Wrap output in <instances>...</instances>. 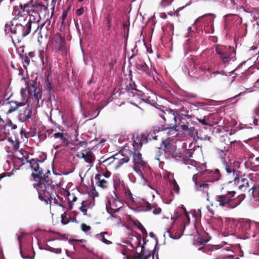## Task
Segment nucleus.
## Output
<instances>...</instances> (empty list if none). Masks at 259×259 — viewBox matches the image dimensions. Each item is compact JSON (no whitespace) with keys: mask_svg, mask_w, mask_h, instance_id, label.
I'll return each instance as SVG.
<instances>
[{"mask_svg":"<svg viewBox=\"0 0 259 259\" xmlns=\"http://www.w3.org/2000/svg\"><path fill=\"white\" fill-rule=\"evenodd\" d=\"M51 171L48 170L45 174H42L40 178H37L39 181L33 184L38 192V198L40 200L44 201L47 204H51L52 200L55 199L56 192L53 188L55 186L60 187L62 185L61 181L53 180L50 177Z\"/></svg>","mask_w":259,"mask_h":259,"instance_id":"nucleus-1","label":"nucleus"},{"mask_svg":"<svg viewBox=\"0 0 259 259\" xmlns=\"http://www.w3.org/2000/svg\"><path fill=\"white\" fill-rule=\"evenodd\" d=\"M236 192L230 190L227 186L223 187L220 192L215 197L218 206L233 209L239 205L245 198V195L241 194L236 197Z\"/></svg>","mask_w":259,"mask_h":259,"instance_id":"nucleus-2","label":"nucleus"},{"mask_svg":"<svg viewBox=\"0 0 259 259\" xmlns=\"http://www.w3.org/2000/svg\"><path fill=\"white\" fill-rule=\"evenodd\" d=\"M32 27H33V22L30 17L27 22L12 20L10 24L5 25V31L6 33L11 32L13 35L11 37L13 43L15 40L19 42L21 39L30 33Z\"/></svg>","mask_w":259,"mask_h":259,"instance_id":"nucleus-3","label":"nucleus"},{"mask_svg":"<svg viewBox=\"0 0 259 259\" xmlns=\"http://www.w3.org/2000/svg\"><path fill=\"white\" fill-rule=\"evenodd\" d=\"M215 51L219 55L221 62L225 66L228 65L230 62L236 60V51L233 47L217 45L215 46Z\"/></svg>","mask_w":259,"mask_h":259,"instance_id":"nucleus-4","label":"nucleus"},{"mask_svg":"<svg viewBox=\"0 0 259 259\" xmlns=\"http://www.w3.org/2000/svg\"><path fill=\"white\" fill-rule=\"evenodd\" d=\"M52 16L47 18L46 20L40 25L38 24V21L33 22V28L34 30V34L37 33L40 37H47L52 32L54 23H52Z\"/></svg>","mask_w":259,"mask_h":259,"instance_id":"nucleus-5","label":"nucleus"},{"mask_svg":"<svg viewBox=\"0 0 259 259\" xmlns=\"http://www.w3.org/2000/svg\"><path fill=\"white\" fill-rule=\"evenodd\" d=\"M26 104V101L18 102L7 100L4 101L0 106V111L4 114L9 115L17 111L22 107L25 106Z\"/></svg>","mask_w":259,"mask_h":259,"instance_id":"nucleus-6","label":"nucleus"},{"mask_svg":"<svg viewBox=\"0 0 259 259\" xmlns=\"http://www.w3.org/2000/svg\"><path fill=\"white\" fill-rule=\"evenodd\" d=\"M13 14L14 16L13 20L27 22L28 16H29L30 18L31 15L28 3L23 5L21 4L19 6H15Z\"/></svg>","mask_w":259,"mask_h":259,"instance_id":"nucleus-7","label":"nucleus"},{"mask_svg":"<svg viewBox=\"0 0 259 259\" xmlns=\"http://www.w3.org/2000/svg\"><path fill=\"white\" fill-rule=\"evenodd\" d=\"M53 51L57 53L66 50V42L64 37L60 34L56 33L51 38L49 44Z\"/></svg>","mask_w":259,"mask_h":259,"instance_id":"nucleus-8","label":"nucleus"},{"mask_svg":"<svg viewBox=\"0 0 259 259\" xmlns=\"http://www.w3.org/2000/svg\"><path fill=\"white\" fill-rule=\"evenodd\" d=\"M159 116L163 119L164 123L161 127L166 126L172 127L176 125V116L174 111L172 109H166L165 110H162L159 113Z\"/></svg>","mask_w":259,"mask_h":259,"instance_id":"nucleus-9","label":"nucleus"},{"mask_svg":"<svg viewBox=\"0 0 259 259\" xmlns=\"http://www.w3.org/2000/svg\"><path fill=\"white\" fill-rule=\"evenodd\" d=\"M45 158L42 160H38L36 158H31L30 159L29 158H26V162L30 164V167L33 172L31 174V177L33 179L36 181L37 178H40L43 174V170L41 167L39 166V163L42 162L46 158V155L43 154Z\"/></svg>","mask_w":259,"mask_h":259,"instance_id":"nucleus-10","label":"nucleus"},{"mask_svg":"<svg viewBox=\"0 0 259 259\" xmlns=\"http://www.w3.org/2000/svg\"><path fill=\"white\" fill-rule=\"evenodd\" d=\"M28 4L32 22L38 21L40 18L39 13L46 10L45 6L40 3H36L34 0H31Z\"/></svg>","mask_w":259,"mask_h":259,"instance_id":"nucleus-11","label":"nucleus"},{"mask_svg":"<svg viewBox=\"0 0 259 259\" xmlns=\"http://www.w3.org/2000/svg\"><path fill=\"white\" fill-rule=\"evenodd\" d=\"M207 172V170L202 171L200 173H198L194 175L192 178L193 182L196 185L197 189L200 191H202L204 192H206L207 195H208V190L209 188L208 182H211V180L202 181H201V177L204 175Z\"/></svg>","mask_w":259,"mask_h":259,"instance_id":"nucleus-12","label":"nucleus"},{"mask_svg":"<svg viewBox=\"0 0 259 259\" xmlns=\"http://www.w3.org/2000/svg\"><path fill=\"white\" fill-rule=\"evenodd\" d=\"M135 66L136 68L140 70L143 73H145L148 76L154 78L155 74H157V71L155 68L150 69L146 63L141 59L136 61Z\"/></svg>","mask_w":259,"mask_h":259,"instance_id":"nucleus-13","label":"nucleus"},{"mask_svg":"<svg viewBox=\"0 0 259 259\" xmlns=\"http://www.w3.org/2000/svg\"><path fill=\"white\" fill-rule=\"evenodd\" d=\"M25 106L22 107L23 109H19L18 118L19 121L21 122H26L31 118L32 111L30 107L29 104L27 103Z\"/></svg>","mask_w":259,"mask_h":259,"instance_id":"nucleus-14","label":"nucleus"},{"mask_svg":"<svg viewBox=\"0 0 259 259\" xmlns=\"http://www.w3.org/2000/svg\"><path fill=\"white\" fill-rule=\"evenodd\" d=\"M236 140H231L229 136L227 134L222 136L220 138V142L218 144L216 149H221L223 151L226 150L230 152L231 148V145L234 143Z\"/></svg>","mask_w":259,"mask_h":259,"instance_id":"nucleus-15","label":"nucleus"},{"mask_svg":"<svg viewBox=\"0 0 259 259\" xmlns=\"http://www.w3.org/2000/svg\"><path fill=\"white\" fill-rule=\"evenodd\" d=\"M68 134L67 133L55 132L51 137V138H53L56 140V143L59 145L56 146V149L58 148L61 146H67L68 145Z\"/></svg>","mask_w":259,"mask_h":259,"instance_id":"nucleus-16","label":"nucleus"},{"mask_svg":"<svg viewBox=\"0 0 259 259\" xmlns=\"http://www.w3.org/2000/svg\"><path fill=\"white\" fill-rule=\"evenodd\" d=\"M133 154L134 169L138 172L140 171V168H144L147 167V163L143 160L142 154L139 152H134Z\"/></svg>","mask_w":259,"mask_h":259,"instance_id":"nucleus-17","label":"nucleus"},{"mask_svg":"<svg viewBox=\"0 0 259 259\" xmlns=\"http://www.w3.org/2000/svg\"><path fill=\"white\" fill-rule=\"evenodd\" d=\"M76 157L83 158L84 161L90 164L93 163L95 160V156L90 149L82 150L78 152L76 155Z\"/></svg>","mask_w":259,"mask_h":259,"instance_id":"nucleus-18","label":"nucleus"},{"mask_svg":"<svg viewBox=\"0 0 259 259\" xmlns=\"http://www.w3.org/2000/svg\"><path fill=\"white\" fill-rule=\"evenodd\" d=\"M128 84V85H121V88L118 91L119 92V94H124L126 92L129 97H135V96H137L136 94V90H137L135 88V84L132 85L131 82H129Z\"/></svg>","mask_w":259,"mask_h":259,"instance_id":"nucleus-19","label":"nucleus"},{"mask_svg":"<svg viewBox=\"0 0 259 259\" xmlns=\"http://www.w3.org/2000/svg\"><path fill=\"white\" fill-rule=\"evenodd\" d=\"M182 234L181 228L178 227L175 228V226H171L166 231L164 235H167L173 239H178L181 237Z\"/></svg>","mask_w":259,"mask_h":259,"instance_id":"nucleus-20","label":"nucleus"},{"mask_svg":"<svg viewBox=\"0 0 259 259\" xmlns=\"http://www.w3.org/2000/svg\"><path fill=\"white\" fill-rule=\"evenodd\" d=\"M142 210L143 211H150L152 210L153 213L157 215L159 214L161 212V209L158 207L157 204L151 205L148 202H145L142 204Z\"/></svg>","mask_w":259,"mask_h":259,"instance_id":"nucleus-21","label":"nucleus"},{"mask_svg":"<svg viewBox=\"0 0 259 259\" xmlns=\"http://www.w3.org/2000/svg\"><path fill=\"white\" fill-rule=\"evenodd\" d=\"M95 179L97 181L96 184L98 187L103 189H106L108 187L109 185V181L107 179L103 178L100 175H96Z\"/></svg>","mask_w":259,"mask_h":259,"instance_id":"nucleus-22","label":"nucleus"},{"mask_svg":"<svg viewBox=\"0 0 259 259\" xmlns=\"http://www.w3.org/2000/svg\"><path fill=\"white\" fill-rule=\"evenodd\" d=\"M178 125L176 124V126L170 127V126H163L161 127V131L168 130L166 133L168 139H170L171 138H173L178 135V132L179 131V128Z\"/></svg>","mask_w":259,"mask_h":259,"instance_id":"nucleus-23","label":"nucleus"},{"mask_svg":"<svg viewBox=\"0 0 259 259\" xmlns=\"http://www.w3.org/2000/svg\"><path fill=\"white\" fill-rule=\"evenodd\" d=\"M33 93L32 96V100H33V104L36 106H39V102L42 98V92L40 89H35L34 90L30 91V94Z\"/></svg>","mask_w":259,"mask_h":259,"instance_id":"nucleus-24","label":"nucleus"},{"mask_svg":"<svg viewBox=\"0 0 259 259\" xmlns=\"http://www.w3.org/2000/svg\"><path fill=\"white\" fill-rule=\"evenodd\" d=\"M225 169L227 175H232V180L237 181L239 183L240 178L238 177V171L236 170L233 166L227 165L225 166Z\"/></svg>","mask_w":259,"mask_h":259,"instance_id":"nucleus-25","label":"nucleus"},{"mask_svg":"<svg viewBox=\"0 0 259 259\" xmlns=\"http://www.w3.org/2000/svg\"><path fill=\"white\" fill-rule=\"evenodd\" d=\"M26 89L28 92L30 94V91L34 90L35 89H39L35 80L29 79V78L25 79Z\"/></svg>","mask_w":259,"mask_h":259,"instance_id":"nucleus-26","label":"nucleus"},{"mask_svg":"<svg viewBox=\"0 0 259 259\" xmlns=\"http://www.w3.org/2000/svg\"><path fill=\"white\" fill-rule=\"evenodd\" d=\"M160 129H161V127L159 126H156L154 127V129L150 132L147 135L146 137L147 140L149 139L151 140L153 139L154 140H157V138L159 136V135L157 134L159 133V132L161 131Z\"/></svg>","mask_w":259,"mask_h":259,"instance_id":"nucleus-27","label":"nucleus"},{"mask_svg":"<svg viewBox=\"0 0 259 259\" xmlns=\"http://www.w3.org/2000/svg\"><path fill=\"white\" fill-rule=\"evenodd\" d=\"M115 157L119 163V167L125 163H127L130 160V158L122 153H118L115 154Z\"/></svg>","mask_w":259,"mask_h":259,"instance_id":"nucleus-28","label":"nucleus"},{"mask_svg":"<svg viewBox=\"0 0 259 259\" xmlns=\"http://www.w3.org/2000/svg\"><path fill=\"white\" fill-rule=\"evenodd\" d=\"M151 256V251L146 252L144 246L141 247V250L140 253L136 252V258L137 259H148Z\"/></svg>","mask_w":259,"mask_h":259,"instance_id":"nucleus-29","label":"nucleus"},{"mask_svg":"<svg viewBox=\"0 0 259 259\" xmlns=\"http://www.w3.org/2000/svg\"><path fill=\"white\" fill-rule=\"evenodd\" d=\"M162 145L163 146V150L165 153H170L172 150V145L170 140L166 139L162 141Z\"/></svg>","mask_w":259,"mask_h":259,"instance_id":"nucleus-30","label":"nucleus"},{"mask_svg":"<svg viewBox=\"0 0 259 259\" xmlns=\"http://www.w3.org/2000/svg\"><path fill=\"white\" fill-rule=\"evenodd\" d=\"M249 188V181L247 179L241 178L240 183L238 185V188L243 192H245Z\"/></svg>","mask_w":259,"mask_h":259,"instance_id":"nucleus-31","label":"nucleus"},{"mask_svg":"<svg viewBox=\"0 0 259 259\" xmlns=\"http://www.w3.org/2000/svg\"><path fill=\"white\" fill-rule=\"evenodd\" d=\"M110 208L116 211L119 210V209L122 207V203L118 199H114L112 202L109 201Z\"/></svg>","mask_w":259,"mask_h":259,"instance_id":"nucleus-32","label":"nucleus"},{"mask_svg":"<svg viewBox=\"0 0 259 259\" xmlns=\"http://www.w3.org/2000/svg\"><path fill=\"white\" fill-rule=\"evenodd\" d=\"M189 121L191 120V119L189 117H187L186 116L185 117H181L180 121L179 123V126L178 127H180L181 130L183 129H186L187 128V125H190L189 122L188 121V120Z\"/></svg>","mask_w":259,"mask_h":259,"instance_id":"nucleus-33","label":"nucleus"},{"mask_svg":"<svg viewBox=\"0 0 259 259\" xmlns=\"http://www.w3.org/2000/svg\"><path fill=\"white\" fill-rule=\"evenodd\" d=\"M182 131L191 137H195L197 135V131L193 126H191L190 124L187 125V128L183 129Z\"/></svg>","mask_w":259,"mask_h":259,"instance_id":"nucleus-34","label":"nucleus"},{"mask_svg":"<svg viewBox=\"0 0 259 259\" xmlns=\"http://www.w3.org/2000/svg\"><path fill=\"white\" fill-rule=\"evenodd\" d=\"M212 116H213V114H210L206 118L205 116H204L203 119L198 118L197 120L199 121V122L200 123H201V124H202L203 125L212 126L214 124H215L217 123V121L215 122H213V123H210L209 122V119Z\"/></svg>","mask_w":259,"mask_h":259,"instance_id":"nucleus-35","label":"nucleus"},{"mask_svg":"<svg viewBox=\"0 0 259 259\" xmlns=\"http://www.w3.org/2000/svg\"><path fill=\"white\" fill-rule=\"evenodd\" d=\"M216 154L220 158L224 160L226 156L229 153V151L215 149Z\"/></svg>","mask_w":259,"mask_h":259,"instance_id":"nucleus-36","label":"nucleus"},{"mask_svg":"<svg viewBox=\"0 0 259 259\" xmlns=\"http://www.w3.org/2000/svg\"><path fill=\"white\" fill-rule=\"evenodd\" d=\"M170 183L172 186V188L171 189V193L179 194L180 192V188L176 181L174 179L171 181Z\"/></svg>","mask_w":259,"mask_h":259,"instance_id":"nucleus-37","label":"nucleus"},{"mask_svg":"<svg viewBox=\"0 0 259 259\" xmlns=\"http://www.w3.org/2000/svg\"><path fill=\"white\" fill-rule=\"evenodd\" d=\"M61 223L63 225H67L70 222V215L64 212L61 215Z\"/></svg>","mask_w":259,"mask_h":259,"instance_id":"nucleus-38","label":"nucleus"},{"mask_svg":"<svg viewBox=\"0 0 259 259\" xmlns=\"http://www.w3.org/2000/svg\"><path fill=\"white\" fill-rule=\"evenodd\" d=\"M105 234H107V232H101L100 234H98L97 235L98 238L100 239L104 243L106 244H110L112 243V242L107 240L104 236Z\"/></svg>","mask_w":259,"mask_h":259,"instance_id":"nucleus-39","label":"nucleus"},{"mask_svg":"<svg viewBox=\"0 0 259 259\" xmlns=\"http://www.w3.org/2000/svg\"><path fill=\"white\" fill-rule=\"evenodd\" d=\"M115 159V155L109 157L105 160H104L102 163L103 165L106 167V168L108 167L109 165L113 162Z\"/></svg>","mask_w":259,"mask_h":259,"instance_id":"nucleus-40","label":"nucleus"},{"mask_svg":"<svg viewBox=\"0 0 259 259\" xmlns=\"http://www.w3.org/2000/svg\"><path fill=\"white\" fill-rule=\"evenodd\" d=\"M97 175H100V176H102L103 178L108 179L111 177V172L110 171V170L107 168H106L105 170H102L101 172L99 173Z\"/></svg>","mask_w":259,"mask_h":259,"instance_id":"nucleus-41","label":"nucleus"},{"mask_svg":"<svg viewBox=\"0 0 259 259\" xmlns=\"http://www.w3.org/2000/svg\"><path fill=\"white\" fill-rule=\"evenodd\" d=\"M174 0H161L159 3V7L162 8H166L172 4Z\"/></svg>","mask_w":259,"mask_h":259,"instance_id":"nucleus-42","label":"nucleus"},{"mask_svg":"<svg viewBox=\"0 0 259 259\" xmlns=\"http://www.w3.org/2000/svg\"><path fill=\"white\" fill-rule=\"evenodd\" d=\"M159 247L158 246V241H157L156 244L153 249V250L151 251V255H153V259H159L158 255V251Z\"/></svg>","mask_w":259,"mask_h":259,"instance_id":"nucleus-43","label":"nucleus"},{"mask_svg":"<svg viewBox=\"0 0 259 259\" xmlns=\"http://www.w3.org/2000/svg\"><path fill=\"white\" fill-rule=\"evenodd\" d=\"M119 167V163L115 158V160L111 163L109 166L107 167L109 170H115Z\"/></svg>","mask_w":259,"mask_h":259,"instance_id":"nucleus-44","label":"nucleus"},{"mask_svg":"<svg viewBox=\"0 0 259 259\" xmlns=\"http://www.w3.org/2000/svg\"><path fill=\"white\" fill-rule=\"evenodd\" d=\"M213 175L214 178L213 179V180H211V181H210L211 182H214V181H218L220 179V178L221 177V175L220 173V170L218 169H215V170L213 172Z\"/></svg>","mask_w":259,"mask_h":259,"instance_id":"nucleus-45","label":"nucleus"},{"mask_svg":"<svg viewBox=\"0 0 259 259\" xmlns=\"http://www.w3.org/2000/svg\"><path fill=\"white\" fill-rule=\"evenodd\" d=\"M136 94L137 96L140 98L143 101H145L147 95L143 93L141 91L136 90Z\"/></svg>","mask_w":259,"mask_h":259,"instance_id":"nucleus-46","label":"nucleus"},{"mask_svg":"<svg viewBox=\"0 0 259 259\" xmlns=\"http://www.w3.org/2000/svg\"><path fill=\"white\" fill-rule=\"evenodd\" d=\"M120 181L119 179L114 180V188L116 191H118L120 189Z\"/></svg>","mask_w":259,"mask_h":259,"instance_id":"nucleus-47","label":"nucleus"},{"mask_svg":"<svg viewBox=\"0 0 259 259\" xmlns=\"http://www.w3.org/2000/svg\"><path fill=\"white\" fill-rule=\"evenodd\" d=\"M77 200V197L73 195L72 196V198H71L70 196L68 197V200L69 201V209H71L72 208V205L73 202L76 201Z\"/></svg>","mask_w":259,"mask_h":259,"instance_id":"nucleus-48","label":"nucleus"},{"mask_svg":"<svg viewBox=\"0 0 259 259\" xmlns=\"http://www.w3.org/2000/svg\"><path fill=\"white\" fill-rule=\"evenodd\" d=\"M193 152H194V151H193L192 149H189V150H186L184 154V157L190 158L191 157H192Z\"/></svg>","mask_w":259,"mask_h":259,"instance_id":"nucleus-49","label":"nucleus"},{"mask_svg":"<svg viewBox=\"0 0 259 259\" xmlns=\"http://www.w3.org/2000/svg\"><path fill=\"white\" fill-rule=\"evenodd\" d=\"M46 88L50 94L51 93V92L54 91V85L51 82L49 81L46 84Z\"/></svg>","mask_w":259,"mask_h":259,"instance_id":"nucleus-50","label":"nucleus"},{"mask_svg":"<svg viewBox=\"0 0 259 259\" xmlns=\"http://www.w3.org/2000/svg\"><path fill=\"white\" fill-rule=\"evenodd\" d=\"M183 163L185 164H191L193 165V163L195 162V161L193 160H191L190 158H186V157H182Z\"/></svg>","mask_w":259,"mask_h":259,"instance_id":"nucleus-51","label":"nucleus"},{"mask_svg":"<svg viewBox=\"0 0 259 259\" xmlns=\"http://www.w3.org/2000/svg\"><path fill=\"white\" fill-rule=\"evenodd\" d=\"M248 190V195L249 197H254L253 193L254 191L256 190V188L255 187H252L251 188H249L247 190Z\"/></svg>","mask_w":259,"mask_h":259,"instance_id":"nucleus-52","label":"nucleus"},{"mask_svg":"<svg viewBox=\"0 0 259 259\" xmlns=\"http://www.w3.org/2000/svg\"><path fill=\"white\" fill-rule=\"evenodd\" d=\"M254 155L253 153L249 154L248 158V161L250 162L251 165H255V162H254Z\"/></svg>","mask_w":259,"mask_h":259,"instance_id":"nucleus-53","label":"nucleus"},{"mask_svg":"<svg viewBox=\"0 0 259 259\" xmlns=\"http://www.w3.org/2000/svg\"><path fill=\"white\" fill-rule=\"evenodd\" d=\"M81 229L84 232H87L91 229L90 226H88L85 224H82L81 225Z\"/></svg>","mask_w":259,"mask_h":259,"instance_id":"nucleus-54","label":"nucleus"},{"mask_svg":"<svg viewBox=\"0 0 259 259\" xmlns=\"http://www.w3.org/2000/svg\"><path fill=\"white\" fill-rule=\"evenodd\" d=\"M19 142L18 141H17V140H15L14 141H12V147H13V148L15 150H18L19 148Z\"/></svg>","mask_w":259,"mask_h":259,"instance_id":"nucleus-55","label":"nucleus"},{"mask_svg":"<svg viewBox=\"0 0 259 259\" xmlns=\"http://www.w3.org/2000/svg\"><path fill=\"white\" fill-rule=\"evenodd\" d=\"M91 193L94 197L98 196V193L96 189L94 184H92V189L91 190Z\"/></svg>","mask_w":259,"mask_h":259,"instance_id":"nucleus-56","label":"nucleus"},{"mask_svg":"<svg viewBox=\"0 0 259 259\" xmlns=\"http://www.w3.org/2000/svg\"><path fill=\"white\" fill-rule=\"evenodd\" d=\"M20 253H21V256L24 259H32L33 258L32 256H29L27 253H25L23 251H22V250L20 251Z\"/></svg>","mask_w":259,"mask_h":259,"instance_id":"nucleus-57","label":"nucleus"},{"mask_svg":"<svg viewBox=\"0 0 259 259\" xmlns=\"http://www.w3.org/2000/svg\"><path fill=\"white\" fill-rule=\"evenodd\" d=\"M138 228L139 229V230L142 232V233L144 234H146L147 235V231L144 227V226L139 223V224L138 226Z\"/></svg>","mask_w":259,"mask_h":259,"instance_id":"nucleus-58","label":"nucleus"},{"mask_svg":"<svg viewBox=\"0 0 259 259\" xmlns=\"http://www.w3.org/2000/svg\"><path fill=\"white\" fill-rule=\"evenodd\" d=\"M84 12V9L83 7L80 8L79 9H78L76 11V15L78 16H81L83 14Z\"/></svg>","mask_w":259,"mask_h":259,"instance_id":"nucleus-59","label":"nucleus"},{"mask_svg":"<svg viewBox=\"0 0 259 259\" xmlns=\"http://www.w3.org/2000/svg\"><path fill=\"white\" fill-rule=\"evenodd\" d=\"M144 102L147 103L149 104H153L154 102V100L151 98L149 96H147L146 99L145 100Z\"/></svg>","mask_w":259,"mask_h":259,"instance_id":"nucleus-60","label":"nucleus"},{"mask_svg":"<svg viewBox=\"0 0 259 259\" xmlns=\"http://www.w3.org/2000/svg\"><path fill=\"white\" fill-rule=\"evenodd\" d=\"M54 132H56V130L49 129L46 131V134H47L48 137L51 138V137L54 134Z\"/></svg>","mask_w":259,"mask_h":259,"instance_id":"nucleus-61","label":"nucleus"},{"mask_svg":"<svg viewBox=\"0 0 259 259\" xmlns=\"http://www.w3.org/2000/svg\"><path fill=\"white\" fill-rule=\"evenodd\" d=\"M244 227L245 228V230L246 231V233L247 234H249V233L248 232V231L251 228V224L250 223H246L245 225H244Z\"/></svg>","mask_w":259,"mask_h":259,"instance_id":"nucleus-62","label":"nucleus"},{"mask_svg":"<svg viewBox=\"0 0 259 259\" xmlns=\"http://www.w3.org/2000/svg\"><path fill=\"white\" fill-rule=\"evenodd\" d=\"M177 108L175 110H177L178 111L183 112V111H185V110H186L185 109L184 106L182 105H177Z\"/></svg>","mask_w":259,"mask_h":259,"instance_id":"nucleus-63","label":"nucleus"},{"mask_svg":"<svg viewBox=\"0 0 259 259\" xmlns=\"http://www.w3.org/2000/svg\"><path fill=\"white\" fill-rule=\"evenodd\" d=\"M108 29L109 30L111 26V19L108 16L106 18Z\"/></svg>","mask_w":259,"mask_h":259,"instance_id":"nucleus-64","label":"nucleus"}]
</instances>
